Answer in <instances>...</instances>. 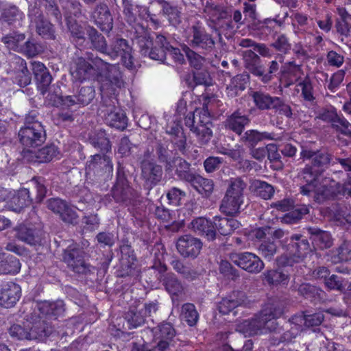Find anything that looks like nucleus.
Segmentation results:
<instances>
[{
	"mask_svg": "<svg viewBox=\"0 0 351 351\" xmlns=\"http://www.w3.org/2000/svg\"><path fill=\"white\" fill-rule=\"evenodd\" d=\"M68 29L73 40L77 44L82 45L86 41V25H82L76 20L68 21L66 23Z\"/></svg>",
	"mask_w": 351,
	"mask_h": 351,
	"instance_id": "55",
	"label": "nucleus"
},
{
	"mask_svg": "<svg viewBox=\"0 0 351 351\" xmlns=\"http://www.w3.org/2000/svg\"><path fill=\"white\" fill-rule=\"evenodd\" d=\"M247 183L241 177L231 178L228 180L224 196L221 200L219 210L228 217L238 216L244 202V191Z\"/></svg>",
	"mask_w": 351,
	"mask_h": 351,
	"instance_id": "7",
	"label": "nucleus"
},
{
	"mask_svg": "<svg viewBox=\"0 0 351 351\" xmlns=\"http://www.w3.org/2000/svg\"><path fill=\"white\" fill-rule=\"evenodd\" d=\"M134 39L138 46L139 52L144 57L165 62L169 56L178 63L184 61V55L178 48L172 47L162 34H152L143 26L136 25Z\"/></svg>",
	"mask_w": 351,
	"mask_h": 351,
	"instance_id": "2",
	"label": "nucleus"
},
{
	"mask_svg": "<svg viewBox=\"0 0 351 351\" xmlns=\"http://www.w3.org/2000/svg\"><path fill=\"white\" fill-rule=\"evenodd\" d=\"M25 319H27L29 322L31 340L43 341L52 335L53 332V327L43 319L37 311L33 310L32 312L25 315Z\"/></svg>",
	"mask_w": 351,
	"mask_h": 351,
	"instance_id": "21",
	"label": "nucleus"
},
{
	"mask_svg": "<svg viewBox=\"0 0 351 351\" xmlns=\"http://www.w3.org/2000/svg\"><path fill=\"white\" fill-rule=\"evenodd\" d=\"M132 47L127 40L116 37L110 42L107 47V52L105 55L112 59L121 56L123 65L131 71H136V66L134 62V57L132 55Z\"/></svg>",
	"mask_w": 351,
	"mask_h": 351,
	"instance_id": "15",
	"label": "nucleus"
},
{
	"mask_svg": "<svg viewBox=\"0 0 351 351\" xmlns=\"http://www.w3.org/2000/svg\"><path fill=\"white\" fill-rule=\"evenodd\" d=\"M220 335L221 339L228 340L227 343L232 346V351H242V346L244 342L243 334L240 332H221Z\"/></svg>",
	"mask_w": 351,
	"mask_h": 351,
	"instance_id": "63",
	"label": "nucleus"
},
{
	"mask_svg": "<svg viewBox=\"0 0 351 351\" xmlns=\"http://www.w3.org/2000/svg\"><path fill=\"white\" fill-rule=\"evenodd\" d=\"M306 230L315 247L325 250L331 247L333 245V239L328 231L323 230L316 226L308 227Z\"/></svg>",
	"mask_w": 351,
	"mask_h": 351,
	"instance_id": "34",
	"label": "nucleus"
},
{
	"mask_svg": "<svg viewBox=\"0 0 351 351\" xmlns=\"http://www.w3.org/2000/svg\"><path fill=\"white\" fill-rule=\"evenodd\" d=\"M32 70L37 88L40 94L45 96L49 88V86L52 85L53 77L49 69L40 62H32Z\"/></svg>",
	"mask_w": 351,
	"mask_h": 351,
	"instance_id": "27",
	"label": "nucleus"
},
{
	"mask_svg": "<svg viewBox=\"0 0 351 351\" xmlns=\"http://www.w3.org/2000/svg\"><path fill=\"white\" fill-rule=\"evenodd\" d=\"M132 176L129 169L118 162L116 173V181L110 193L117 203L125 206H136L139 202L138 193L132 188L128 180Z\"/></svg>",
	"mask_w": 351,
	"mask_h": 351,
	"instance_id": "8",
	"label": "nucleus"
},
{
	"mask_svg": "<svg viewBox=\"0 0 351 351\" xmlns=\"http://www.w3.org/2000/svg\"><path fill=\"white\" fill-rule=\"evenodd\" d=\"M298 293L313 302H319L325 299V291L320 287L310 283H302L298 289Z\"/></svg>",
	"mask_w": 351,
	"mask_h": 351,
	"instance_id": "43",
	"label": "nucleus"
},
{
	"mask_svg": "<svg viewBox=\"0 0 351 351\" xmlns=\"http://www.w3.org/2000/svg\"><path fill=\"white\" fill-rule=\"evenodd\" d=\"M161 7L162 14L167 18L169 24L178 27L182 23V8L166 0H156Z\"/></svg>",
	"mask_w": 351,
	"mask_h": 351,
	"instance_id": "35",
	"label": "nucleus"
},
{
	"mask_svg": "<svg viewBox=\"0 0 351 351\" xmlns=\"http://www.w3.org/2000/svg\"><path fill=\"white\" fill-rule=\"evenodd\" d=\"M96 91L94 86H82L72 95H66V108L73 106H86L90 104L95 98Z\"/></svg>",
	"mask_w": 351,
	"mask_h": 351,
	"instance_id": "26",
	"label": "nucleus"
},
{
	"mask_svg": "<svg viewBox=\"0 0 351 351\" xmlns=\"http://www.w3.org/2000/svg\"><path fill=\"white\" fill-rule=\"evenodd\" d=\"M155 151L158 161L164 165L166 172H171L173 156H177V153L169 149L168 145L161 142L157 143Z\"/></svg>",
	"mask_w": 351,
	"mask_h": 351,
	"instance_id": "41",
	"label": "nucleus"
},
{
	"mask_svg": "<svg viewBox=\"0 0 351 351\" xmlns=\"http://www.w3.org/2000/svg\"><path fill=\"white\" fill-rule=\"evenodd\" d=\"M198 123L193 132L195 134L198 143L202 145L208 144L213 134V126L210 114L207 104H204L202 109L199 111Z\"/></svg>",
	"mask_w": 351,
	"mask_h": 351,
	"instance_id": "22",
	"label": "nucleus"
},
{
	"mask_svg": "<svg viewBox=\"0 0 351 351\" xmlns=\"http://www.w3.org/2000/svg\"><path fill=\"white\" fill-rule=\"evenodd\" d=\"M243 55L245 68L249 73L258 77L261 81L264 71V65L262 64L261 58L251 49L244 51Z\"/></svg>",
	"mask_w": 351,
	"mask_h": 351,
	"instance_id": "36",
	"label": "nucleus"
},
{
	"mask_svg": "<svg viewBox=\"0 0 351 351\" xmlns=\"http://www.w3.org/2000/svg\"><path fill=\"white\" fill-rule=\"evenodd\" d=\"M301 331V326L295 320L291 319V323L286 327L285 331L280 335L278 343H289L295 339Z\"/></svg>",
	"mask_w": 351,
	"mask_h": 351,
	"instance_id": "61",
	"label": "nucleus"
},
{
	"mask_svg": "<svg viewBox=\"0 0 351 351\" xmlns=\"http://www.w3.org/2000/svg\"><path fill=\"white\" fill-rule=\"evenodd\" d=\"M35 311L49 319H56L62 317L65 313V304L63 300L42 301L37 302L33 308Z\"/></svg>",
	"mask_w": 351,
	"mask_h": 351,
	"instance_id": "29",
	"label": "nucleus"
},
{
	"mask_svg": "<svg viewBox=\"0 0 351 351\" xmlns=\"http://www.w3.org/2000/svg\"><path fill=\"white\" fill-rule=\"evenodd\" d=\"M21 269L19 260L7 253L0 254V274H16Z\"/></svg>",
	"mask_w": 351,
	"mask_h": 351,
	"instance_id": "46",
	"label": "nucleus"
},
{
	"mask_svg": "<svg viewBox=\"0 0 351 351\" xmlns=\"http://www.w3.org/2000/svg\"><path fill=\"white\" fill-rule=\"evenodd\" d=\"M45 97L49 105L56 107L62 106L66 108V96L62 95L60 87L58 84H54L49 86V88L47 90Z\"/></svg>",
	"mask_w": 351,
	"mask_h": 351,
	"instance_id": "52",
	"label": "nucleus"
},
{
	"mask_svg": "<svg viewBox=\"0 0 351 351\" xmlns=\"http://www.w3.org/2000/svg\"><path fill=\"white\" fill-rule=\"evenodd\" d=\"M32 202L27 189H22L15 194L8 202V208L16 213H20L24 208L31 204Z\"/></svg>",
	"mask_w": 351,
	"mask_h": 351,
	"instance_id": "44",
	"label": "nucleus"
},
{
	"mask_svg": "<svg viewBox=\"0 0 351 351\" xmlns=\"http://www.w3.org/2000/svg\"><path fill=\"white\" fill-rule=\"evenodd\" d=\"M28 16L29 26L44 39L55 40L56 38L54 25L44 16L43 11L36 5L29 8Z\"/></svg>",
	"mask_w": 351,
	"mask_h": 351,
	"instance_id": "14",
	"label": "nucleus"
},
{
	"mask_svg": "<svg viewBox=\"0 0 351 351\" xmlns=\"http://www.w3.org/2000/svg\"><path fill=\"white\" fill-rule=\"evenodd\" d=\"M339 199L334 184L324 185L317 189L314 201L319 204H324L328 201Z\"/></svg>",
	"mask_w": 351,
	"mask_h": 351,
	"instance_id": "53",
	"label": "nucleus"
},
{
	"mask_svg": "<svg viewBox=\"0 0 351 351\" xmlns=\"http://www.w3.org/2000/svg\"><path fill=\"white\" fill-rule=\"evenodd\" d=\"M230 259L234 264L251 274H258L265 267L258 256L249 252H232L230 254Z\"/></svg>",
	"mask_w": 351,
	"mask_h": 351,
	"instance_id": "18",
	"label": "nucleus"
},
{
	"mask_svg": "<svg viewBox=\"0 0 351 351\" xmlns=\"http://www.w3.org/2000/svg\"><path fill=\"white\" fill-rule=\"evenodd\" d=\"M278 138L274 132H261L258 130H247L241 137V142L248 148L256 147V145L263 141H274Z\"/></svg>",
	"mask_w": 351,
	"mask_h": 351,
	"instance_id": "33",
	"label": "nucleus"
},
{
	"mask_svg": "<svg viewBox=\"0 0 351 351\" xmlns=\"http://www.w3.org/2000/svg\"><path fill=\"white\" fill-rule=\"evenodd\" d=\"M287 302L278 298L269 300L252 319L243 322V328L250 335H256L278 330L276 319L285 312Z\"/></svg>",
	"mask_w": 351,
	"mask_h": 351,
	"instance_id": "3",
	"label": "nucleus"
},
{
	"mask_svg": "<svg viewBox=\"0 0 351 351\" xmlns=\"http://www.w3.org/2000/svg\"><path fill=\"white\" fill-rule=\"evenodd\" d=\"M189 47L202 54H207L215 48V41L211 34L199 25H193L187 37Z\"/></svg>",
	"mask_w": 351,
	"mask_h": 351,
	"instance_id": "13",
	"label": "nucleus"
},
{
	"mask_svg": "<svg viewBox=\"0 0 351 351\" xmlns=\"http://www.w3.org/2000/svg\"><path fill=\"white\" fill-rule=\"evenodd\" d=\"M213 219L215 220L217 232H218L222 236L231 235L241 226V222L236 219L234 217H224L215 216Z\"/></svg>",
	"mask_w": 351,
	"mask_h": 351,
	"instance_id": "37",
	"label": "nucleus"
},
{
	"mask_svg": "<svg viewBox=\"0 0 351 351\" xmlns=\"http://www.w3.org/2000/svg\"><path fill=\"white\" fill-rule=\"evenodd\" d=\"M140 169L141 178L147 189H153L162 180V167L156 161L143 158L140 162Z\"/></svg>",
	"mask_w": 351,
	"mask_h": 351,
	"instance_id": "17",
	"label": "nucleus"
},
{
	"mask_svg": "<svg viewBox=\"0 0 351 351\" xmlns=\"http://www.w3.org/2000/svg\"><path fill=\"white\" fill-rule=\"evenodd\" d=\"M204 12L215 24L220 20L229 18V12L226 6L213 1H207L204 6Z\"/></svg>",
	"mask_w": 351,
	"mask_h": 351,
	"instance_id": "40",
	"label": "nucleus"
},
{
	"mask_svg": "<svg viewBox=\"0 0 351 351\" xmlns=\"http://www.w3.org/2000/svg\"><path fill=\"white\" fill-rule=\"evenodd\" d=\"M308 213L309 208L306 205H300L291 211L286 213L282 217V221L289 224L296 223Z\"/></svg>",
	"mask_w": 351,
	"mask_h": 351,
	"instance_id": "59",
	"label": "nucleus"
},
{
	"mask_svg": "<svg viewBox=\"0 0 351 351\" xmlns=\"http://www.w3.org/2000/svg\"><path fill=\"white\" fill-rule=\"evenodd\" d=\"M86 35L91 47L105 55L108 47L107 40L105 37L90 25H86Z\"/></svg>",
	"mask_w": 351,
	"mask_h": 351,
	"instance_id": "42",
	"label": "nucleus"
},
{
	"mask_svg": "<svg viewBox=\"0 0 351 351\" xmlns=\"http://www.w3.org/2000/svg\"><path fill=\"white\" fill-rule=\"evenodd\" d=\"M324 314L321 312L315 313L313 314H308L306 312L303 313L301 316H295L293 320L295 322L304 321V324L307 327H313L319 326L324 321Z\"/></svg>",
	"mask_w": 351,
	"mask_h": 351,
	"instance_id": "62",
	"label": "nucleus"
},
{
	"mask_svg": "<svg viewBox=\"0 0 351 351\" xmlns=\"http://www.w3.org/2000/svg\"><path fill=\"white\" fill-rule=\"evenodd\" d=\"M89 141L95 148L99 149L103 154L111 150L112 145L104 130L101 129L95 131L90 136Z\"/></svg>",
	"mask_w": 351,
	"mask_h": 351,
	"instance_id": "48",
	"label": "nucleus"
},
{
	"mask_svg": "<svg viewBox=\"0 0 351 351\" xmlns=\"http://www.w3.org/2000/svg\"><path fill=\"white\" fill-rule=\"evenodd\" d=\"M203 243L200 239L191 234L180 237L176 241V249L184 258L195 259L200 254Z\"/></svg>",
	"mask_w": 351,
	"mask_h": 351,
	"instance_id": "23",
	"label": "nucleus"
},
{
	"mask_svg": "<svg viewBox=\"0 0 351 351\" xmlns=\"http://www.w3.org/2000/svg\"><path fill=\"white\" fill-rule=\"evenodd\" d=\"M250 123V117L237 110L227 117L223 121V125L226 130L241 136L243 133L245 126L249 125Z\"/></svg>",
	"mask_w": 351,
	"mask_h": 351,
	"instance_id": "32",
	"label": "nucleus"
},
{
	"mask_svg": "<svg viewBox=\"0 0 351 351\" xmlns=\"http://www.w3.org/2000/svg\"><path fill=\"white\" fill-rule=\"evenodd\" d=\"M250 95L255 106L260 110H274L278 98L261 90L252 91Z\"/></svg>",
	"mask_w": 351,
	"mask_h": 351,
	"instance_id": "39",
	"label": "nucleus"
},
{
	"mask_svg": "<svg viewBox=\"0 0 351 351\" xmlns=\"http://www.w3.org/2000/svg\"><path fill=\"white\" fill-rule=\"evenodd\" d=\"M23 153V157L28 161L40 163L50 162L60 154V151L54 144H50L35 152L27 150Z\"/></svg>",
	"mask_w": 351,
	"mask_h": 351,
	"instance_id": "30",
	"label": "nucleus"
},
{
	"mask_svg": "<svg viewBox=\"0 0 351 351\" xmlns=\"http://www.w3.org/2000/svg\"><path fill=\"white\" fill-rule=\"evenodd\" d=\"M21 296V287L12 281L3 282L0 285V306L13 307Z\"/></svg>",
	"mask_w": 351,
	"mask_h": 351,
	"instance_id": "25",
	"label": "nucleus"
},
{
	"mask_svg": "<svg viewBox=\"0 0 351 351\" xmlns=\"http://www.w3.org/2000/svg\"><path fill=\"white\" fill-rule=\"evenodd\" d=\"M26 38V34L19 31H13L5 35L1 38V42L5 47L14 51L19 53L23 43Z\"/></svg>",
	"mask_w": 351,
	"mask_h": 351,
	"instance_id": "49",
	"label": "nucleus"
},
{
	"mask_svg": "<svg viewBox=\"0 0 351 351\" xmlns=\"http://www.w3.org/2000/svg\"><path fill=\"white\" fill-rule=\"evenodd\" d=\"M301 158L310 160L302 171L306 174L319 177L329 167L332 155L326 149H313L308 145L301 146Z\"/></svg>",
	"mask_w": 351,
	"mask_h": 351,
	"instance_id": "9",
	"label": "nucleus"
},
{
	"mask_svg": "<svg viewBox=\"0 0 351 351\" xmlns=\"http://www.w3.org/2000/svg\"><path fill=\"white\" fill-rule=\"evenodd\" d=\"M161 281L165 290L172 295L173 300L174 296H179L182 293V284L173 273L166 274Z\"/></svg>",
	"mask_w": 351,
	"mask_h": 351,
	"instance_id": "50",
	"label": "nucleus"
},
{
	"mask_svg": "<svg viewBox=\"0 0 351 351\" xmlns=\"http://www.w3.org/2000/svg\"><path fill=\"white\" fill-rule=\"evenodd\" d=\"M263 280L269 285H277L280 283H286L288 276L280 269H269L263 273Z\"/></svg>",
	"mask_w": 351,
	"mask_h": 351,
	"instance_id": "58",
	"label": "nucleus"
},
{
	"mask_svg": "<svg viewBox=\"0 0 351 351\" xmlns=\"http://www.w3.org/2000/svg\"><path fill=\"white\" fill-rule=\"evenodd\" d=\"M339 17L335 20V28L339 34L348 37L351 30V14L343 7L337 8Z\"/></svg>",
	"mask_w": 351,
	"mask_h": 351,
	"instance_id": "47",
	"label": "nucleus"
},
{
	"mask_svg": "<svg viewBox=\"0 0 351 351\" xmlns=\"http://www.w3.org/2000/svg\"><path fill=\"white\" fill-rule=\"evenodd\" d=\"M10 335L19 340H31L29 322L27 319L20 324H14L8 329Z\"/></svg>",
	"mask_w": 351,
	"mask_h": 351,
	"instance_id": "56",
	"label": "nucleus"
},
{
	"mask_svg": "<svg viewBox=\"0 0 351 351\" xmlns=\"http://www.w3.org/2000/svg\"><path fill=\"white\" fill-rule=\"evenodd\" d=\"M246 300L247 297L243 291H234L219 302L217 308L220 313L228 315L237 307L244 304Z\"/></svg>",
	"mask_w": 351,
	"mask_h": 351,
	"instance_id": "31",
	"label": "nucleus"
},
{
	"mask_svg": "<svg viewBox=\"0 0 351 351\" xmlns=\"http://www.w3.org/2000/svg\"><path fill=\"white\" fill-rule=\"evenodd\" d=\"M281 245L287 254L276 259L278 265L292 267L295 263H302L311 252L310 243L306 237L300 234H293L281 241Z\"/></svg>",
	"mask_w": 351,
	"mask_h": 351,
	"instance_id": "6",
	"label": "nucleus"
},
{
	"mask_svg": "<svg viewBox=\"0 0 351 351\" xmlns=\"http://www.w3.org/2000/svg\"><path fill=\"white\" fill-rule=\"evenodd\" d=\"M298 86L301 88V97L302 99L311 104L315 103V97L314 96V88L312 81L309 76L306 75L299 82Z\"/></svg>",
	"mask_w": 351,
	"mask_h": 351,
	"instance_id": "60",
	"label": "nucleus"
},
{
	"mask_svg": "<svg viewBox=\"0 0 351 351\" xmlns=\"http://www.w3.org/2000/svg\"><path fill=\"white\" fill-rule=\"evenodd\" d=\"M23 17L24 14L23 12L16 5H12L2 10L0 21L2 24L13 25L16 27V25H21V21Z\"/></svg>",
	"mask_w": 351,
	"mask_h": 351,
	"instance_id": "45",
	"label": "nucleus"
},
{
	"mask_svg": "<svg viewBox=\"0 0 351 351\" xmlns=\"http://www.w3.org/2000/svg\"><path fill=\"white\" fill-rule=\"evenodd\" d=\"M71 75L76 81L97 80L101 83V101L98 114L111 128L123 131L128 118L116 104L120 90L125 86L119 64H111L92 52L73 60Z\"/></svg>",
	"mask_w": 351,
	"mask_h": 351,
	"instance_id": "1",
	"label": "nucleus"
},
{
	"mask_svg": "<svg viewBox=\"0 0 351 351\" xmlns=\"http://www.w3.org/2000/svg\"><path fill=\"white\" fill-rule=\"evenodd\" d=\"M170 264L178 274L188 280H194L199 276V274L189 264H186L180 259L175 258L171 261Z\"/></svg>",
	"mask_w": 351,
	"mask_h": 351,
	"instance_id": "51",
	"label": "nucleus"
},
{
	"mask_svg": "<svg viewBox=\"0 0 351 351\" xmlns=\"http://www.w3.org/2000/svg\"><path fill=\"white\" fill-rule=\"evenodd\" d=\"M111 159L106 154L91 156L86 166V178L93 182H101L112 175Z\"/></svg>",
	"mask_w": 351,
	"mask_h": 351,
	"instance_id": "11",
	"label": "nucleus"
},
{
	"mask_svg": "<svg viewBox=\"0 0 351 351\" xmlns=\"http://www.w3.org/2000/svg\"><path fill=\"white\" fill-rule=\"evenodd\" d=\"M30 182L36 191V201L41 202L46 197L49 183L43 177H34Z\"/></svg>",
	"mask_w": 351,
	"mask_h": 351,
	"instance_id": "64",
	"label": "nucleus"
},
{
	"mask_svg": "<svg viewBox=\"0 0 351 351\" xmlns=\"http://www.w3.org/2000/svg\"><path fill=\"white\" fill-rule=\"evenodd\" d=\"M277 243L270 238L261 241L257 246V250L260 255L265 259L270 261L278 252Z\"/></svg>",
	"mask_w": 351,
	"mask_h": 351,
	"instance_id": "57",
	"label": "nucleus"
},
{
	"mask_svg": "<svg viewBox=\"0 0 351 351\" xmlns=\"http://www.w3.org/2000/svg\"><path fill=\"white\" fill-rule=\"evenodd\" d=\"M119 250L120 267L117 271V276L121 278L138 276L139 269L138 259L131 243L128 239H123L119 245Z\"/></svg>",
	"mask_w": 351,
	"mask_h": 351,
	"instance_id": "12",
	"label": "nucleus"
},
{
	"mask_svg": "<svg viewBox=\"0 0 351 351\" xmlns=\"http://www.w3.org/2000/svg\"><path fill=\"white\" fill-rule=\"evenodd\" d=\"M14 71V82L21 87L30 84L32 77L27 67L26 61L19 56H16L12 62Z\"/></svg>",
	"mask_w": 351,
	"mask_h": 351,
	"instance_id": "38",
	"label": "nucleus"
},
{
	"mask_svg": "<svg viewBox=\"0 0 351 351\" xmlns=\"http://www.w3.org/2000/svg\"><path fill=\"white\" fill-rule=\"evenodd\" d=\"M90 17L103 32L109 33L112 29L113 19L104 2H99L93 8Z\"/></svg>",
	"mask_w": 351,
	"mask_h": 351,
	"instance_id": "24",
	"label": "nucleus"
},
{
	"mask_svg": "<svg viewBox=\"0 0 351 351\" xmlns=\"http://www.w3.org/2000/svg\"><path fill=\"white\" fill-rule=\"evenodd\" d=\"M189 227L208 241H213L217 237L214 219L210 220L204 217H196L191 221Z\"/></svg>",
	"mask_w": 351,
	"mask_h": 351,
	"instance_id": "28",
	"label": "nucleus"
},
{
	"mask_svg": "<svg viewBox=\"0 0 351 351\" xmlns=\"http://www.w3.org/2000/svg\"><path fill=\"white\" fill-rule=\"evenodd\" d=\"M20 143L27 147H36L41 145L46 140V132L41 123H36L32 126H23L19 132Z\"/></svg>",
	"mask_w": 351,
	"mask_h": 351,
	"instance_id": "19",
	"label": "nucleus"
},
{
	"mask_svg": "<svg viewBox=\"0 0 351 351\" xmlns=\"http://www.w3.org/2000/svg\"><path fill=\"white\" fill-rule=\"evenodd\" d=\"M85 252L79 245H69L64 252L63 259L72 270L77 274H87L93 272L94 267L84 261Z\"/></svg>",
	"mask_w": 351,
	"mask_h": 351,
	"instance_id": "16",
	"label": "nucleus"
},
{
	"mask_svg": "<svg viewBox=\"0 0 351 351\" xmlns=\"http://www.w3.org/2000/svg\"><path fill=\"white\" fill-rule=\"evenodd\" d=\"M16 237L29 245L37 247L43 246L46 243L45 233L40 228L33 225L21 224L16 228Z\"/></svg>",
	"mask_w": 351,
	"mask_h": 351,
	"instance_id": "20",
	"label": "nucleus"
},
{
	"mask_svg": "<svg viewBox=\"0 0 351 351\" xmlns=\"http://www.w3.org/2000/svg\"><path fill=\"white\" fill-rule=\"evenodd\" d=\"M173 162L172 171L174 169L175 174L180 180L188 182L202 197L209 198L211 196L215 187L213 180L196 173L191 169V164L180 156H174Z\"/></svg>",
	"mask_w": 351,
	"mask_h": 351,
	"instance_id": "4",
	"label": "nucleus"
},
{
	"mask_svg": "<svg viewBox=\"0 0 351 351\" xmlns=\"http://www.w3.org/2000/svg\"><path fill=\"white\" fill-rule=\"evenodd\" d=\"M153 343L156 351H173L180 345V339L176 330L169 322H162L151 328Z\"/></svg>",
	"mask_w": 351,
	"mask_h": 351,
	"instance_id": "10",
	"label": "nucleus"
},
{
	"mask_svg": "<svg viewBox=\"0 0 351 351\" xmlns=\"http://www.w3.org/2000/svg\"><path fill=\"white\" fill-rule=\"evenodd\" d=\"M159 308L157 300L145 303L135 302L131 304L123 318L116 319L115 326L117 330L124 332L126 330L136 328L143 325L148 317H152Z\"/></svg>",
	"mask_w": 351,
	"mask_h": 351,
	"instance_id": "5",
	"label": "nucleus"
},
{
	"mask_svg": "<svg viewBox=\"0 0 351 351\" xmlns=\"http://www.w3.org/2000/svg\"><path fill=\"white\" fill-rule=\"evenodd\" d=\"M300 176L306 182L305 184L300 186V193L303 195L315 198V194L317 191V185L318 183V176H313L306 174L305 171H301Z\"/></svg>",
	"mask_w": 351,
	"mask_h": 351,
	"instance_id": "54",
	"label": "nucleus"
}]
</instances>
